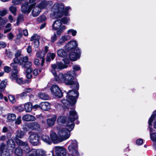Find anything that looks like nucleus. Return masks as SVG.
<instances>
[{"mask_svg":"<svg viewBox=\"0 0 156 156\" xmlns=\"http://www.w3.org/2000/svg\"><path fill=\"white\" fill-rule=\"evenodd\" d=\"M72 51L69 55V58L71 60L75 61L80 58V49H75Z\"/></svg>","mask_w":156,"mask_h":156,"instance_id":"nucleus-8","label":"nucleus"},{"mask_svg":"<svg viewBox=\"0 0 156 156\" xmlns=\"http://www.w3.org/2000/svg\"><path fill=\"white\" fill-rule=\"evenodd\" d=\"M27 4L23 5L21 6V11L24 13H25L26 12L29 13L32 9V8H31V7L30 8V6H29L28 9H27Z\"/></svg>","mask_w":156,"mask_h":156,"instance_id":"nucleus-29","label":"nucleus"},{"mask_svg":"<svg viewBox=\"0 0 156 156\" xmlns=\"http://www.w3.org/2000/svg\"><path fill=\"white\" fill-rule=\"evenodd\" d=\"M17 63L14 62L12 63L11 64V66L12 67L13 70L16 73H18V71L17 69Z\"/></svg>","mask_w":156,"mask_h":156,"instance_id":"nucleus-43","label":"nucleus"},{"mask_svg":"<svg viewBox=\"0 0 156 156\" xmlns=\"http://www.w3.org/2000/svg\"><path fill=\"white\" fill-rule=\"evenodd\" d=\"M10 11L14 15L16 14V8L13 6H12L9 8Z\"/></svg>","mask_w":156,"mask_h":156,"instance_id":"nucleus-44","label":"nucleus"},{"mask_svg":"<svg viewBox=\"0 0 156 156\" xmlns=\"http://www.w3.org/2000/svg\"><path fill=\"white\" fill-rule=\"evenodd\" d=\"M37 156H44L46 154L45 151L43 150H36Z\"/></svg>","mask_w":156,"mask_h":156,"instance_id":"nucleus-39","label":"nucleus"},{"mask_svg":"<svg viewBox=\"0 0 156 156\" xmlns=\"http://www.w3.org/2000/svg\"><path fill=\"white\" fill-rule=\"evenodd\" d=\"M32 66V63L30 61L27 62L22 66V67L23 68L26 69L31 68Z\"/></svg>","mask_w":156,"mask_h":156,"instance_id":"nucleus-42","label":"nucleus"},{"mask_svg":"<svg viewBox=\"0 0 156 156\" xmlns=\"http://www.w3.org/2000/svg\"><path fill=\"white\" fill-rule=\"evenodd\" d=\"M155 115L153 114L149 118L148 120V124L149 126H151L152 125V123L155 117Z\"/></svg>","mask_w":156,"mask_h":156,"instance_id":"nucleus-54","label":"nucleus"},{"mask_svg":"<svg viewBox=\"0 0 156 156\" xmlns=\"http://www.w3.org/2000/svg\"><path fill=\"white\" fill-rule=\"evenodd\" d=\"M14 154L15 156H21L23 154V150L19 147L16 148Z\"/></svg>","mask_w":156,"mask_h":156,"instance_id":"nucleus-30","label":"nucleus"},{"mask_svg":"<svg viewBox=\"0 0 156 156\" xmlns=\"http://www.w3.org/2000/svg\"><path fill=\"white\" fill-rule=\"evenodd\" d=\"M55 56V54L53 53H48L47 55L46 61L48 62H50L51 59L53 60Z\"/></svg>","mask_w":156,"mask_h":156,"instance_id":"nucleus-32","label":"nucleus"},{"mask_svg":"<svg viewBox=\"0 0 156 156\" xmlns=\"http://www.w3.org/2000/svg\"><path fill=\"white\" fill-rule=\"evenodd\" d=\"M7 37L8 39L10 40H12L14 37L13 34L11 32L9 33Z\"/></svg>","mask_w":156,"mask_h":156,"instance_id":"nucleus-64","label":"nucleus"},{"mask_svg":"<svg viewBox=\"0 0 156 156\" xmlns=\"http://www.w3.org/2000/svg\"><path fill=\"white\" fill-rule=\"evenodd\" d=\"M56 119V116L54 115L51 118L47 119V123L48 126L49 127L53 126L54 125Z\"/></svg>","mask_w":156,"mask_h":156,"instance_id":"nucleus-24","label":"nucleus"},{"mask_svg":"<svg viewBox=\"0 0 156 156\" xmlns=\"http://www.w3.org/2000/svg\"><path fill=\"white\" fill-rule=\"evenodd\" d=\"M61 23L62 22L64 24L67 23L69 20V19L67 17H64L61 20Z\"/></svg>","mask_w":156,"mask_h":156,"instance_id":"nucleus-57","label":"nucleus"},{"mask_svg":"<svg viewBox=\"0 0 156 156\" xmlns=\"http://www.w3.org/2000/svg\"><path fill=\"white\" fill-rule=\"evenodd\" d=\"M41 138L43 141L49 144H50L51 143V139L48 136L46 135H43L42 136Z\"/></svg>","mask_w":156,"mask_h":156,"instance_id":"nucleus-34","label":"nucleus"},{"mask_svg":"<svg viewBox=\"0 0 156 156\" xmlns=\"http://www.w3.org/2000/svg\"><path fill=\"white\" fill-rule=\"evenodd\" d=\"M62 102L63 105L65 107L69 108L68 106H70L72 105H74V104L71 103V102L69 101V100L67 99V100L66 99H63L62 100Z\"/></svg>","mask_w":156,"mask_h":156,"instance_id":"nucleus-33","label":"nucleus"},{"mask_svg":"<svg viewBox=\"0 0 156 156\" xmlns=\"http://www.w3.org/2000/svg\"><path fill=\"white\" fill-rule=\"evenodd\" d=\"M39 136L36 133H32L28 137L30 143L34 146H37L39 144Z\"/></svg>","mask_w":156,"mask_h":156,"instance_id":"nucleus-6","label":"nucleus"},{"mask_svg":"<svg viewBox=\"0 0 156 156\" xmlns=\"http://www.w3.org/2000/svg\"><path fill=\"white\" fill-rule=\"evenodd\" d=\"M66 27L64 25L61 26L60 28L57 31V34L58 35H60L66 29Z\"/></svg>","mask_w":156,"mask_h":156,"instance_id":"nucleus-40","label":"nucleus"},{"mask_svg":"<svg viewBox=\"0 0 156 156\" xmlns=\"http://www.w3.org/2000/svg\"><path fill=\"white\" fill-rule=\"evenodd\" d=\"M37 21L39 22H41L42 21H44L46 20V17L44 16H42L38 17L37 18Z\"/></svg>","mask_w":156,"mask_h":156,"instance_id":"nucleus-58","label":"nucleus"},{"mask_svg":"<svg viewBox=\"0 0 156 156\" xmlns=\"http://www.w3.org/2000/svg\"><path fill=\"white\" fill-rule=\"evenodd\" d=\"M40 37L36 34H34L32 36L30 41H34V44L35 48H37L39 45V40Z\"/></svg>","mask_w":156,"mask_h":156,"instance_id":"nucleus-14","label":"nucleus"},{"mask_svg":"<svg viewBox=\"0 0 156 156\" xmlns=\"http://www.w3.org/2000/svg\"><path fill=\"white\" fill-rule=\"evenodd\" d=\"M70 7H67L65 8V9H64V6H63V15H65L67 16L68 14L67 11L69 10V9H70Z\"/></svg>","mask_w":156,"mask_h":156,"instance_id":"nucleus-56","label":"nucleus"},{"mask_svg":"<svg viewBox=\"0 0 156 156\" xmlns=\"http://www.w3.org/2000/svg\"><path fill=\"white\" fill-rule=\"evenodd\" d=\"M0 156H10L9 150L4 143H2L0 145Z\"/></svg>","mask_w":156,"mask_h":156,"instance_id":"nucleus-9","label":"nucleus"},{"mask_svg":"<svg viewBox=\"0 0 156 156\" xmlns=\"http://www.w3.org/2000/svg\"><path fill=\"white\" fill-rule=\"evenodd\" d=\"M69 155L72 156H78L79 153L78 151L77 142L76 140H73L71 144L68 147Z\"/></svg>","mask_w":156,"mask_h":156,"instance_id":"nucleus-3","label":"nucleus"},{"mask_svg":"<svg viewBox=\"0 0 156 156\" xmlns=\"http://www.w3.org/2000/svg\"><path fill=\"white\" fill-rule=\"evenodd\" d=\"M77 46V44L76 41H71L66 44L65 46V49L69 51H73L75 49H79Z\"/></svg>","mask_w":156,"mask_h":156,"instance_id":"nucleus-10","label":"nucleus"},{"mask_svg":"<svg viewBox=\"0 0 156 156\" xmlns=\"http://www.w3.org/2000/svg\"><path fill=\"white\" fill-rule=\"evenodd\" d=\"M67 33L69 34L71 33L73 36H75L76 35L77 32L76 30L71 29L67 31Z\"/></svg>","mask_w":156,"mask_h":156,"instance_id":"nucleus-51","label":"nucleus"},{"mask_svg":"<svg viewBox=\"0 0 156 156\" xmlns=\"http://www.w3.org/2000/svg\"><path fill=\"white\" fill-rule=\"evenodd\" d=\"M7 80H4L1 82L0 85V90L1 91H4L7 83Z\"/></svg>","mask_w":156,"mask_h":156,"instance_id":"nucleus-31","label":"nucleus"},{"mask_svg":"<svg viewBox=\"0 0 156 156\" xmlns=\"http://www.w3.org/2000/svg\"><path fill=\"white\" fill-rule=\"evenodd\" d=\"M50 136L51 139L54 143H57L61 142L60 141L59 136H57L56 133L54 132H52L51 133Z\"/></svg>","mask_w":156,"mask_h":156,"instance_id":"nucleus-21","label":"nucleus"},{"mask_svg":"<svg viewBox=\"0 0 156 156\" xmlns=\"http://www.w3.org/2000/svg\"><path fill=\"white\" fill-rule=\"evenodd\" d=\"M7 146L9 147H11L12 148H14L15 147L16 144L14 141L12 139L9 140L6 142Z\"/></svg>","mask_w":156,"mask_h":156,"instance_id":"nucleus-28","label":"nucleus"},{"mask_svg":"<svg viewBox=\"0 0 156 156\" xmlns=\"http://www.w3.org/2000/svg\"><path fill=\"white\" fill-rule=\"evenodd\" d=\"M63 5H59L58 3H56L53 5L52 10L57 18H60L63 15Z\"/></svg>","mask_w":156,"mask_h":156,"instance_id":"nucleus-4","label":"nucleus"},{"mask_svg":"<svg viewBox=\"0 0 156 156\" xmlns=\"http://www.w3.org/2000/svg\"><path fill=\"white\" fill-rule=\"evenodd\" d=\"M16 118V115L13 113H9L8 114L7 119L9 121H13Z\"/></svg>","mask_w":156,"mask_h":156,"instance_id":"nucleus-35","label":"nucleus"},{"mask_svg":"<svg viewBox=\"0 0 156 156\" xmlns=\"http://www.w3.org/2000/svg\"><path fill=\"white\" fill-rule=\"evenodd\" d=\"M29 127L33 130H38L40 128V124L37 122H32L28 125Z\"/></svg>","mask_w":156,"mask_h":156,"instance_id":"nucleus-18","label":"nucleus"},{"mask_svg":"<svg viewBox=\"0 0 156 156\" xmlns=\"http://www.w3.org/2000/svg\"><path fill=\"white\" fill-rule=\"evenodd\" d=\"M49 2L48 1L43 0L38 4V7L40 9H45L49 5Z\"/></svg>","mask_w":156,"mask_h":156,"instance_id":"nucleus-25","label":"nucleus"},{"mask_svg":"<svg viewBox=\"0 0 156 156\" xmlns=\"http://www.w3.org/2000/svg\"><path fill=\"white\" fill-rule=\"evenodd\" d=\"M28 57L27 56L21 57V62H22V65L23 64V63H25L27 62H28Z\"/></svg>","mask_w":156,"mask_h":156,"instance_id":"nucleus-46","label":"nucleus"},{"mask_svg":"<svg viewBox=\"0 0 156 156\" xmlns=\"http://www.w3.org/2000/svg\"><path fill=\"white\" fill-rule=\"evenodd\" d=\"M16 137L14 139L15 142L16 139H19L18 138H22L25 135L24 132L21 130H18L16 131Z\"/></svg>","mask_w":156,"mask_h":156,"instance_id":"nucleus-26","label":"nucleus"},{"mask_svg":"<svg viewBox=\"0 0 156 156\" xmlns=\"http://www.w3.org/2000/svg\"><path fill=\"white\" fill-rule=\"evenodd\" d=\"M55 80L59 83H65V74L60 73L55 76Z\"/></svg>","mask_w":156,"mask_h":156,"instance_id":"nucleus-17","label":"nucleus"},{"mask_svg":"<svg viewBox=\"0 0 156 156\" xmlns=\"http://www.w3.org/2000/svg\"><path fill=\"white\" fill-rule=\"evenodd\" d=\"M23 0H12V2L15 5H17L21 3Z\"/></svg>","mask_w":156,"mask_h":156,"instance_id":"nucleus-63","label":"nucleus"},{"mask_svg":"<svg viewBox=\"0 0 156 156\" xmlns=\"http://www.w3.org/2000/svg\"><path fill=\"white\" fill-rule=\"evenodd\" d=\"M27 96V94L26 93V92L24 91L20 94H17L16 95V97L18 98H20L22 99H23L25 98Z\"/></svg>","mask_w":156,"mask_h":156,"instance_id":"nucleus-45","label":"nucleus"},{"mask_svg":"<svg viewBox=\"0 0 156 156\" xmlns=\"http://www.w3.org/2000/svg\"><path fill=\"white\" fill-rule=\"evenodd\" d=\"M57 55L60 57H65L67 55L66 52L63 49H61L57 51Z\"/></svg>","mask_w":156,"mask_h":156,"instance_id":"nucleus-27","label":"nucleus"},{"mask_svg":"<svg viewBox=\"0 0 156 156\" xmlns=\"http://www.w3.org/2000/svg\"><path fill=\"white\" fill-rule=\"evenodd\" d=\"M22 119L26 121H33L35 120L36 118L33 115L27 114L23 117Z\"/></svg>","mask_w":156,"mask_h":156,"instance_id":"nucleus-20","label":"nucleus"},{"mask_svg":"<svg viewBox=\"0 0 156 156\" xmlns=\"http://www.w3.org/2000/svg\"><path fill=\"white\" fill-rule=\"evenodd\" d=\"M50 108V104L47 102H41L40 103V108L44 111H47Z\"/></svg>","mask_w":156,"mask_h":156,"instance_id":"nucleus-19","label":"nucleus"},{"mask_svg":"<svg viewBox=\"0 0 156 156\" xmlns=\"http://www.w3.org/2000/svg\"><path fill=\"white\" fill-rule=\"evenodd\" d=\"M66 121V117L63 116H61L59 117L57 119V122L58 123H64Z\"/></svg>","mask_w":156,"mask_h":156,"instance_id":"nucleus-41","label":"nucleus"},{"mask_svg":"<svg viewBox=\"0 0 156 156\" xmlns=\"http://www.w3.org/2000/svg\"><path fill=\"white\" fill-rule=\"evenodd\" d=\"M24 110L26 112H30L33 108L32 104L30 102L26 103L24 105Z\"/></svg>","mask_w":156,"mask_h":156,"instance_id":"nucleus-22","label":"nucleus"},{"mask_svg":"<svg viewBox=\"0 0 156 156\" xmlns=\"http://www.w3.org/2000/svg\"><path fill=\"white\" fill-rule=\"evenodd\" d=\"M45 55V52L44 51H39L36 54V56L37 58L41 59V66H43L44 62V57Z\"/></svg>","mask_w":156,"mask_h":156,"instance_id":"nucleus-16","label":"nucleus"},{"mask_svg":"<svg viewBox=\"0 0 156 156\" xmlns=\"http://www.w3.org/2000/svg\"><path fill=\"white\" fill-rule=\"evenodd\" d=\"M8 98L9 99L12 103H14L16 102V100L14 96L12 95H9Z\"/></svg>","mask_w":156,"mask_h":156,"instance_id":"nucleus-52","label":"nucleus"},{"mask_svg":"<svg viewBox=\"0 0 156 156\" xmlns=\"http://www.w3.org/2000/svg\"><path fill=\"white\" fill-rule=\"evenodd\" d=\"M74 73L73 71H70L65 74V83L67 85H72V88L73 87L75 89H78L79 84L76 81H74V77L73 75Z\"/></svg>","mask_w":156,"mask_h":156,"instance_id":"nucleus-2","label":"nucleus"},{"mask_svg":"<svg viewBox=\"0 0 156 156\" xmlns=\"http://www.w3.org/2000/svg\"><path fill=\"white\" fill-rule=\"evenodd\" d=\"M51 66L52 69L57 70H62L66 68L67 66L62 62H56V63L52 64Z\"/></svg>","mask_w":156,"mask_h":156,"instance_id":"nucleus-13","label":"nucleus"},{"mask_svg":"<svg viewBox=\"0 0 156 156\" xmlns=\"http://www.w3.org/2000/svg\"><path fill=\"white\" fill-rule=\"evenodd\" d=\"M5 54L9 58H11L13 56V55L11 52L8 50H5Z\"/></svg>","mask_w":156,"mask_h":156,"instance_id":"nucleus-53","label":"nucleus"},{"mask_svg":"<svg viewBox=\"0 0 156 156\" xmlns=\"http://www.w3.org/2000/svg\"><path fill=\"white\" fill-rule=\"evenodd\" d=\"M69 119L66 124V129H60L58 135L61 142L68 138L70 136V132L74 126V121L78 118L77 113L75 110H71L69 111Z\"/></svg>","mask_w":156,"mask_h":156,"instance_id":"nucleus-1","label":"nucleus"},{"mask_svg":"<svg viewBox=\"0 0 156 156\" xmlns=\"http://www.w3.org/2000/svg\"><path fill=\"white\" fill-rule=\"evenodd\" d=\"M73 71L74 72V71H76L80 70V67L79 66L76 65L73 66Z\"/></svg>","mask_w":156,"mask_h":156,"instance_id":"nucleus-60","label":"nucleus"},{"mask_svg":"<svg viewBox=\"0 0 156 156\" xmlns=\"http://www.w3.org/2000/svg\"><path fill=\"white\" fill-rule=\"evenodd\" d=\"M51 90L53 95L58 98L61 97L62 96L61 90L57 85H53L51 88Z\"/></svg>","mask_w":156,"mask_h":156,"instance_id":"nucleus-7","label":"nucleus"},{"mask_svg":"<svg viewBox=\"0 0 156 156\" xmlns=\"http://www.w3.org/2000/svg\"><path fill=\"white\" fill-rule=\"evenodd\" d=\"M70 39L71 36L69 35L62 36L57 42L56 44L58 46H60L63 45L65 41L69 40Z\"/></svg>","mask_w":156,"mask_h":156,"instance_id":"nucleus-15","label":"nucleus"},{"mask_svg":"<svg viewBox=\"0 0 156 156\" xmlns=\"http://www.w3.org/2000/svg\"><path fill=\"white\" fill-rule=\"evenodd\" d=\"M57 39V36L55 33H54L51 37V42L52 43L54 42Z\"/></svg>","mask_w":156,"mask_h":156,"instance_id":"nucleus-47","label":"nucleus"},{"mask_svg":"<svg viewBox=\"0 0 156 156\" xmlns=\"http://www.w3.org/2000/svg\"><path fill=\"white\" fill-rule=\"evenodd\" d=\"M7 13V10L6 9H4L2 10H0V16H3Z\"/></svg>","mask_w":156,"mask_h":156,"instance_id":"nucleus-61","label":"nucleus"},{"mask_svg":"<svg viewBox=\"0 0 156 156\" xmlns=\"http://www.w3.org/2000/svg\"><path fill=\"white\" fill-rule=\"evenodd\" d=\"M36 150L35 149H31L28 153L32 156H37Z\"/></svg>","mask_w":156,"mask_h":156,"instance_id":"nucleus-49","label":"nucleus"},{"mask_svg":"<svg viewBox=\"0 0 156 156\" xmlns=\"http://www.w3.org/2000/svg\"><path fill=\"white\" fill-rule=\"evenodd\" d=\"M4 71L7 73H8L11 70V68L8 66H5L4 67Z\"/></svg>","mask_w":156,"mask_h":156,"instance_id":"nucleus-62","label":"nucleus"},{"mask_svg":"<svg viewBox=\"0 0 156 156\" xmlns=\"http://www.w3.org/2000/svg\"><path fill=\"white\" fill-rule=\"evenodd\" d=\"M16 143L18 145L22 146L24 151L28 153L29 152L30 150L27 143L23 142L20 139H16Z\"/></svg>","mask_w":156,"mask_h":156,"instance_id":"nucleus-11","label":"nucleus"},{"mask_svg":"<svg viewBox=\"0 0 156 156\" xmlns=\"http://www.w3.org/2000/svg\"><path fill=\"white\" fill-rule=\"evenodd\" d=\"M39 8L38 7L34 8L32 12V15L34 17H36L40 13V11L37 9Z\"/></svg>","mask_w":156,"mask_h":156,"instance_id":"nucleus-37","label":"nucleus"},{"mask_svg":"<svg viewBox=\"0 0 156 156\" xmlns=\"http://www.w3.org/2000/svg\"><path fill=\"white\" fill-rule=\"evenodd\" d=\"M38 96L44 100H48L49 98L48 94L43 93L39 94Z\"/></svg>","mask_w":156,"mask_h":156,"instance_id":"nucleus-38","label":"nucleus"},{"mask_svg":"<svg viewBox=\"0 0 156 156\" xmlns=\"http://www.w3.org/2000/svg\"><path fill=\"white\" fill-rule=\"evenodd\" d=\"M21 122V117L19 116L16 120L15 123L16 125H19Z\"/></svg>","mask_w":156,"mask_h":156,"instance_id":"nucleus-59","label":"nucleus"},{"mask_svg":"<svg viewBox=\"0 0 156 156\" xmlns=\"http://www.w3.org/2000/svg\"><path fill=\"white\" fill-rule=\"evenodd\" d=\"M17 73H15V71L14 72L12 73L11 75L10 76V78L12 80L16 79L17 77Z\"/></svg>","mask_w":156,"mask_h":156,"instance_id":"nucleus-50","label":"nucleus"},{"mask_svg":"<svg viewBox=\"0 0 156 156\" xmlns=\"http://www.w3.org/2000/svg\"><path fill=\"white\" fill-rule=\"evenodd\" d=\"M150 138L153 141H156V133H150Z\"/></svg>","mask_w":156,"mask_h":156,"instance_id":"nucleus-48","label":"nucleus"},{"mask_svg":"<svg viewBox=\"0 0 156 156\" xmlns=\"http://www.w3.org/2000/svg\"><path fill=\"white\" fill-rule=\"evenodd\" d=\"M61 25V20H58L54 22L52 25L53 28L55 30H57L60 28Z\"/></svg>","mask_w":156,"mask_h":156,"instance_id":"nucleus-23","label":"nucleus"},{"mask_svg":"<svg viewBox=\"0 0 156 156\" xmlns=\"http://www.w3.org/2000/svg\"><path fill=\"white\" fill-rule=\"evenodd\" d=\"M73 90H70L67 94L66 96L67 99H68L71 103L75 104L76 101V98L78 96V94L77 91L74 87Z\"/></svg>","mask_w":156,"mask_h":156,"instance_id":"nucleus-5","label":"nucleus"},{"mask_svg":"<svg viewBox=\"0 0 156 156\" xmlns=\"http://www.w3.org/2000/svg\"><path fill=\"white\" fill-rule=\"evenodd\" d=\"M16 82L20 85L23 84L25 83H28L30 81L28 80L23 81L22 78H17L16 79Z\"/></svg>","mask_w":156,"mask_h":156,"instance_id":"nucleus-36","label":"nucleus"},{"mask_svg":"<svg viewBox=\"0 0 156 156\" xmlns=\"http://www.w3.org/2000/svg\"><path fill=\"white\" fill-rule=\"evenodd\" d=\"M55 151L56 156H66V152L65 149L61 147L57 146L55 147Z\"/></svg>","mask_w":156,"mask_h":156,"instance_id":"nucleus-12","label":"nucleus"},{"mask_svg":"<svg viewBox=\"0 0 156 156\" xmlns=\"http://www.w3.org/2000/svg\"><path fill=\"white\" fill-rule=\"evenodd\" d=\"M14 62L16 63L19 64L20 65H22V62H21V57L20 58H18V57H16L14 59Z\"/></svg>","mask_w":156,"mask_h":156,"instance_id":"nucleus-55","label":"nucleus"}]
</instances>
